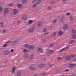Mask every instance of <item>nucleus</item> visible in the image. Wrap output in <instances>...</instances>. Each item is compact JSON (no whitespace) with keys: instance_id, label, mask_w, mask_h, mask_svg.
Listing matches in <instances>:
<instances>
[{"instance_id":"nucleus-1","label":"nucleus","mask_w":76,"mask_h":76,"mask_svg":"<svg viewBox=\"0 0 76 76\" xmlns=\"http://www.w3.org/2000/svg\"><path fill=\"white\" fill-rule=\"evenodd\" d=\"M69 47H70V45H68L67 46L64 48H63L59 52V53H61V52H63V51H66L68 49H69Z\"/></svg>"},{"instance_id":"nucleus-2","label":"nucleus","mask_w":76,"mask_h":76,"mask_svg":"<svg viewBox=\"0 0 76 76\" xmlns=\"http://www.w3.org/2000/svg\"><path fill=\"white\" fill-rule=\"evenodd\" d=\"M42 24H43V23L42 22L40 21L37 23V25L38 27H40L42 26Z\"/></svg>"},{"instance_id":"nucleus-3","label":"nucleus","mask_w":76,"mask_h":76,"mask_svg":"<svg viewBox=\"0 0 76 76\" xmlns=\"http://www.w3.org/2000/svg\"><path fill=\"white\" fill-rule=\"evenodd\" d=\"M34 30H35V28L33 27L32 28H30L28 29V32H33L34 31Z\"/></svg>"},{"instance_id":"nucleus-4","label":"nucleus","mask_w":76,"mask_h":76,"mask_svg":"<svg viewBox=\"0 0 76 76\" xmlns=\"http://www.w3.org/2000/svg\"><path fill=\"white\" fill-rule=\"evenodd\" d=\"M27 19H28L27 16L26 15L23 16L22 18V19L23 20H27Z\"/></svg>"},{"instance_id":"nucleus-5","label":"nucleus","mask_w":76,"mask_h":76,"mask_svg":"<svg viewBox=\"0 0 76 76\" xmlns=\"http://www.w3.org/2000/svg\"><path fill=\"white\" fill-rule=\"evenodd\" d=\"M13 14L14 15H16L18 13V10L16 9H14L13 10Z\"/></svg>"},{"instance_id":"nucleus-6","label":"nucleus","mask_w":76,"mask_h":76,"mask_svg":"<svg viewBox=\"0 0 76 76\" xmlns=\"http://www.w3.org/2000/svg\"><path fill=\"white\" fill-rule=\"evenodd\" d=\"M34 46L31 45L30 46L28 47V50H30V51H31V50H34Z\"/></svg>"},{"instance_id":"nucleus-7","label":"nucleus","mask_w":76,"mask_h":76,"mask_svg":"<svg viewBox=\"0 0 76 76\" xmlns=\"http://www.w3.org/2000/svg\"><path fill=\"white\" fill-rule=\"evenodd\" d=\"M29 69L30 70H36V68L35 67H33L32 66H31L29 67Z\"/></svg>"},{"instance_id":"nucleus-8","label":"nucleus","mask_w":76,"mask_h":76,"mask_svg":"<svg viewBox=\"0 0 76 76\" xmlns=\"http://www.w3.org/2000/svg\"><path fill=\"white\" fill-rule=\"evenodd\" d=\"M4 53L5 55H8L9 54V51L7 50H5L4 52Z\"/></svg>"},{"instance_id":"nucleus-9","label":"nucleus","mask_w":76,"mask_h":76,"mask_svg":"<svg viewBox=\"0 0 76 76\" xmlns=\"http://www.w3.org/2000/svg\"><path fill=\"white\" fill-rule=\"evenodd\" d=\"M69 27V26L67 24H65L64 26V29H67Z\"/></svg>"},{"instance_id":"nucleus-10","label":"nucleus","mask_w":76,"mask_h":76,"mask_svg":"<svg viewBox=\"0 0 76 76\" xmlns=\"http://www.w3.org/2000/svg\"><path fill=\"white\" fill-rule=\"evenodd\" d=\"M37 51L38 52L40 51L41 53H43V50L41 49V48H38L37 49Z\"/></svg>"},{"instance_id":"nucleus-11","label":"nucleus","mask_w":76,"mask_h":76,"mask_svg":"<svg viewBox=\"0 0 76 76\" xmlns=\"http://www.w3.org/2000/svg\"><path fill=\"white\" fill-rule=\"evenodd\" d=\"M16 69V67L14 66H13L12 69V73H15V70Z\"/></svg>"},{"instance_id":"nucleus-12","label":"nucleus","mask_w":76,"mask_h":76,"mask_svg":"<svg viewBox=\"0 0 76 76\" xmlns=\"http://www.w3.org/2000/svg\"><path fill=\"white\" fill-rule=\"evenodd\" d=\"M53 53V50H49L48 52V54H52Z\"/></svg>"},{"instance_id":"nucleus-13","label":"nucleus","mask_w":76,"mask_h":76,"mask_svg":"<svg viewBox=\"0 0 76 76\" xmlns=\"http://www.w3.org/2000/svg\"><path fill=\"white\" fill-rule=\"evenodd\" d=\"M8 10L9 9H8V8H6L5 9L4 11V13L5 14H6V13H7L8 12Z\"/></svg>"},{"instance_id":"nucleus-14","label":"nucleus","mask_w":76,"mask_h":76,"mask_svg":"<svg viewBox=\"0 0 76 76\" xmlns=\"http://www.w3.org/2000/svg\"><path fill=\"white\" fill-rule=\"evenodd\" d=\"M44 66H45V65L44 64H39L38 65V67H40V68H41V67H44Z\"/></svg>"},{"instance_id":"nucleus-15","label":"nucleus","mask_w":76,"mask_h":76,"mask_svg":"<svg viewBox=\"0 0 76 76\" xmlns=\"http://www.w3.org/2000/svg\"><path fill=\"white\" fill-rule=\"evenodd\" d=\"M17 6L18 8H21V7H22V5L21 4H18Z\"/></svg>"},{"instance_id":"nucleus-16","label":"nucleus","mask_w":76,"mask_h":76,"mask_svg":"<svg viewBox=\"0 0 76 76\" xmlns=\"http://www.w3.org/2000/svg\"><path fill=\"white\" fill-rule=\"evenodd\" d=\"M66 59L68 60V61H69L71 59V58L70 56H66Z\"/></svg>"},{"instance_id":"nucleus-17","label":"nucleus","mask_w":76,"mask_h":76,"mask_svg":"<svg viewBox=\"0 0 76 76\" xmlns=\"http://www.w3.org/2000/svg\"><path fill=\"white\" fill-rule=\"evenodd\" d=\"M29 57V55L27 54H25L24 55V58H28Z\"/></svg>"},{"instance_id":"nucleus-18","label":"nucleus","mask_w":76,"mask_h":76,"mask_svg":"<svg viewBox=\"0 0 76 76\" xmlns=\"http://www.w3.org/2000/svg\"><path fill=\"white\" fill-rule=\"evenodd\" d=\"M75 40H72L70 42H69V44H73V43H75Z\"/></svg>"},{"instance_id":"nucleus-19","label":"nucleus","mask_w":76,"mask_h":76,"mask_svg":"<svg viewBox=\"0 0 76 76\" xmlns=\"http://www.w3.org/2000/svg\"><path fill=\"white\" fill-rule=\"evenodd\" d=\"M21 75V72L20 71H18L17 72V76H20Z\"/></svg>"},{"instance_id":"nucleus-20","label":"nucleus","mask_w":76,"mask_h":76,"mask_svg":"<svg viewBox=\"0 0 76 76\" xmlns=\"http://www.w3.org/2000/svg\"><path fill=\"white\" fill-rule=\"evenodd\" d=\"M33 22V21L32 20H30L28 21V23H28V25H30V24H31V23H32Z\"/></svg>"},{"instance_id":"nucleus-21","label":"nucleus","mask_w":76,"mask_h":76,"mask_svg":"<svg viewBox=\"0 0 76 76\" xmlns=\"http://www.w3.org/2000/svg\"><path fill=\"white\" fill-rule=\"evenodd\" d=\"M58 34L60 35H61L63 34V31H58Z\"/></svg>"},{"instance_id":"nucleus-22","label":"nucleus","mask_w":76,"mask_h":76,"mask_svg":"<svg viewBox=\"0 0 76 76\" xmlns=\"http://www.w3.org/2000/svg\"><path fill=\"white\" fill-rule=\"evenodd\" d=\"M1 5H0V12H2L3 10V7H1Z\"/></svg>"},{"instance_id":"nucleus-23","label":"nucleus","mask_w":76,"mask_h":76,"mask_svg":"<svg viewBox=\"0 0 76 76\" xmlns=\"http://www.w3.org/2000/svg\"><path fill=\"white\" fill-rule=\"evenodd\" d=\"M72 32V34H75L76 33V30H74V29H72L71 30Z\"/></svg>"},{"instance_id":"nucleus-24","label":"nucleus","mask_w":76,"mask_h":76,"mask_svg":"<svg viewBox=\"0 0 76 76\" xmlns=\"http://www.w3.org/2000/svg\"><path fill=\"white\" fill-rule=\"evenodd\" d=\"M17 42H18V41L16 40L12 42V44L13 45H15V44H16L17 43Z\"/></svg>"},{"instance_id":"nucleus-25","label":"nucleus","mask_w":76,"mask_h":76,"mask_svg":"<svg viewBox=\"0 0 76 76\" xmlns=\"http://www.w3.org/2000/svg\"><path fill=\"white\" fill-rule=\"evenodd\" d=\"M75 66V64H71L69 65V67H73V66Z\"/></svg>"},{"instance_id":"nucleus-26","label":"nucleus","mask_w":76,"mask_h":76,"mask_svg":"<svg viewBox=\"0 0 76 76\" xmlns=\"http://www.w3.org/2000/svg\"><path fill=\"white\" fill-rule=\"evenodd\" d=\"M24 47L26 48H28L29 47V45L27 44H26L24 45Z\"/></svg>"},{"instance_id":"nucleus-27","label":"nucleus","mask_w":76,"mask_h":76,"mask_svg":"<svg viewBox=\"0 0 76 76\" xmlns=\"http://www.w3.org/2000/svg\"><path fill=\"white\" fill-rule=\"evenodd\" d=\"M23 51L24 53H27V52H28V50L26 49H25L23 50Z\"/></svg>"},{"instance_id":"nucleus-28","label":"nucleus","mask_w":76,"mask_h":76,"mask_svg":"<svg viewBox=\"0 0 76 76\" xmlns=\"http://www.w3.org/2000/svg\"><path fill=\"white\" fill-rule=\"evenodd\" d=\"M34 58V55H32L30 57V60H32V58Z\"/></svg>"},{"instance_id":"nucleus-29","label":"nucleus","mask_w":76,"mask_h":76,"mask_svg":"<svg viewBox=\"0 0 76 76\" xmlns=\"http://www.w3.org/2000/svg\"><path fill=\"white\" fill-rule=\"evenodd\" d=\"M22 3H26V0H22Z\"/></svg>"},{"instance_id":"nucleus-30","label":"nucleus","mask_w":76,"mask_h":76,"mask_svg":"<svg viewBox=\"0 0 76 76\" xmlns=\"http://www.w3.org/2000/svg\"><path fill=\"white\" fill-rule=\"evenodd\" d=\"M41 1V0H38L36 2V4H39Z\"/></svg>"},{"instance_id":"nucleus-31","label":"nucleus","mask_w":76,"mask_h":76,"mask_svg":"<svg viewBox=\"0 0 76 76\" xmlns=\"http://www.w3.org/2000/svg\"><path fill=\"white\" fill-rule=\"evenodd\" d=\"M51 9H52V7H51L50 6L48 7L47 8V9H48V10H51Z\"/></svg>"},{"instance_id":"nucleus-32","label":"nucleus","mask_w":76,"mask_h":76,"mask_svg":"<svg viewBox=\"0 0 76 76\" xmlns=\"http://www.w3.org/2000/svg\"><path fill=\"white\" fill-rule=\"evenodd\" d=\"M69 19L70 20H72L73 19V17H72V16H70L69 18Z\"/></svg>"},{"instance_id":"nucleus-33","label":"nucleus","mask_w":76,"mask_h":76,"mask_svg":"<svg viewBox=\"0 0 76 76\" xmlns=\"http://www.w3.org/2000/svg\"><path fill=\"white\" fill-rule=\"evenodd\" d=\"M72 38L73 39H76V36L75 35H72Z\"/></svg>"},{"instance_id":"nucleus-34","label":"nucleus","mask_w":76,"mask_h":76,"mask_svg":"<svg viewBox=\"0 0 76 76\" xmlns=\"http://www.w3.org/2000/svg\"><path fill=\"white\" fill-rule=\"evenodd\" d=\"M10 42H11V41L9 40L5 42V43H7V44H9Z\"/></svg>"},{"instance_id":"nucleus-35","label":"nucleus","mask_w":76,"mask_h":76,"mask_svg":"<svg viewBox=\"0 0 76 76\" xmlns=\"http://www.w3.org/2000/svg\"><path fill=\"white\" fill-rule=\"evenodd\" d=\"M7 46V44H5L3 45V47H6Z\"/></svg>"},{"instance_id":"nucleus-36","label":"nucleus","mask_w":76,"mask_h":76,"mask_svg":"<svg viewBox=\"0 0 76 76\" xmlns=\"http://www.w3.org/2000/svg\"><path fill=\"white\" fill-rule=\"evenodd\" d=\"M46 31H47V29L45 28H44L43 30V31L44 32H46Z\"/></svg>"},{"instance_id":"nucleus-37","label":"nucleus","mask_w":76,"mask_h":76,"mask_svg":"<svg viewBox=\"0 0 76 76\" xmlns=\"http://www.w3.org/2000/svg\"><path fill=\"white\" fill-rule=\"evenodd\" d=\"M56 32H54L53 33V37H54L55 36H56Z\"/></svg>"},{"instance_id":"nucleus-38","label":"nucleus","mask_w":76,"mask_h":76,"mask_svg":"<svg viewBox=\"0 0 76 76\" xmlns=\"http://www.w3.org/2000/svg\"><path fill=\"white\" fill-rule=\"evenodd\" d=\"M57 19L54 20V21L53 22V23H56V22L57 21Z\"/></svg>"},{"instance_id":"nucleus-39","label":"nucleus","mask_w":76,"mask_h":76,"mask_svg":"<svg viewBox=\"0 0 76 76\" xmlns=\"http://www.w3.org/2000/svg\"><path fill=\"white\" fill-rule=\"evenodd\" d=\"M61 57H58V58H57V60L58 61H59V60H61Z\"/></svg>"},{"instance_id":"nucleus-40","label":"nucleus","mask_w":76,"mask_h":76,"mask_svg":"<svg viewBox=\"0 0 76 76\" xmlns=\"http://www.w3.org/2000/svg\"><path fill=\"white\" fill-rule=\"evenodd\" d=\"M13 5V4H12V3H10V4L8 5L9 6H12Z\"/></svg>"},{"instance_id":"nucleus-41","label":"nucleus","mask_w":76,"mask_h":76,"mask_svg":"<svg viewBox=\"0 0 76 76\" xmlns=\"http://www.w3.org/2000/svg\"><path fill=\"white\" fill-rule=\"evenodd\" d=\"M71 57L72 58H73V57H75V55H73V54L71 55Z\"/></svg>"},{"instance_id":"nucleus-42","label":"nucleus","mask_w":76,"mask_h":76,"mask_svg":"<svg viewBox=\"0 0 76 76\" xmlns=\"http://www.w3.org/2000/svg\"><path fill=\"white\" fill-rule=\"evenodd\" d=\"M3 23H1V27H4V25H3Z\"/></svg>"},{"instance_id":"nucleus-43","label":"nucleus","mask_w":76,"mask_h":76,"mask_svg":"<svg viewBox=\"0 0 76 76\" xmlns=\"http://www.w3.org/2000/svg\"><path fill=\"white\" fill-rule=\"evenodd\" d=\"M36 6H37V5L36 4H35L32 6V7H35Z\"/></svg>"},{"instance_id":"nucleus-44","label":"nucleus","mask_w":76,"mask_h":76,"mask_svg":"<svg viewBox=\"0 0 76 76\" xmlns=\"http://www.w3.org/2000/svg\"><path fill=\"white\" fill-rule=\"evenodd\" d=\"M70 14H71V13H67L66 14V15H67V16H69V15H70Z\"/></svg>"},{"instance_id":"nucleus-45","label":"nucleus","mask_w":76,"mask_h":76,"mask_svg":"<svg viewBox=\"0 0 76 76\" xmlns=\"http://www.w3.org/2000/svg\"><path fill=\"white\" fill-rule=\"evenodd\" d=\"M53 46V44H50V47H52Z\"/></svg>"},{"instance_id":"nucleus-46","label":"nucleus","mask_w":76,"mask_h":76,"mask_svg":"<svg viewBox=\"0 0 76 76\" xmlns=\"http://www.w3.org/2000/svg\"><path fill=\"white\" fill-rule=\"evenodd\" d=\"M45 75V73H44L43 74H42L41 76H44Z\"/></svg>"},{"instance_id":"nucleus-47","label":"nucleus","mask_w":76,"mask_h":76,"mask_svg":"<svg viewBox=\"0 0 76 76\" xmlns=\"http://www.w3.org/2000/svg\"><path fill=\"white\" fill-rule=\"evenodd\" d=\"M63 22V20H61V19H60L59 20V22Z\"/></svg>"},{"instance_id":"nucleus-48","label":"nucleus","mask_w":76,"mask_h":76,"mask_svg":"<svg viewBox=\"0 0 76 76\" xmlns=\"http://www.w3.org/2000/svg\"><path fill=\"white\" fill-rule=\"evenodd\" d=\"M13 51V49H11L10 50V52L12 53Z\"/></svg>"},{"instance_id":"nucleus-49","label":"nucleus","mask_w":76,"mask_h":76,"mask_svg":"<svg viewBox=\"0 0 76 76\" xmlns=\"http://www.w3.org/2000/svg\"><path fill=\"white\" fill-rule=\"evenodd\" d=\"M66 1V0H62V2L63 3H64L65 1Z\"/></svg>"},{"instance_id":"nucleus-50","label":"nucleus","mask_w":76,"mask_h":76,"mask_svg":"<svg viewBox=\"0 0 76 76\" xmlns=\"http://www.w3.org/2000/svg\"><path fill=\"white\" fill-rule=\"evenodd\" d=\"M69 69H67L65 70V72H67V71H69Z\"/></svg>"},{"instance_id":"nucleus-51","label":"nucleus","mask_w":76,"mask_h":76,"mask_svg":"<svg viewBox=\"0 0 76 76\" xmlns=\"http://www.w3.org/2000/svg\"><path fill=\"white\" fill-rule=\"evenodd\" d=\"M48 34V33H46L45 34V35H47Z\"/></svg>"},{"instance_id":"nucleus-52","label":"nucleus","mask_w":76,"mask_h":76,"mask_svg":"<svg viewBox=\"0 0 76 76\" xmlns=\"http://www.w3.org/2000/svg\"><path fill=\"white\" fill-rule=\"evenodd\" d=\"M17 22H18V23H19V22H20L19 21V20H18L17 21Z\"/></svg>"},{"instance_id":"nucleus-53","label":"nucleus","mask_w":76,"mask_h":76,"mask_svg":"<svg viewBox=\"0 0 76 76\" xmlns=\"http://www.w3.org/2000/svg\"><path fill=\"white\" fill-rule=\"evenodd\" d=\"M5 30H4L3 31V32H5Z\"/></svg>"},{"instance_id":"nucleus-54","label":"nucleus","mask_w":76,"mask_h":76,"mask_svg":"<svg viewBox=\"0 0 76 76\" xmlns=\"http://www.w3.org/2000/svg\"><path fill=\"white\" fill-rule=\"evenodd\" d=\"M71 76H75V75H71Z\"/></svg>"},{"instance_id":"nucleus-55","label":"nucleus","mask_w":76,"mask_h":76,"mask_svg":"<svg viewBox=\"0 0 76 76\" xmlns=\"http://www.w3.org/2000/svg\"><path fill=\"white\" fill-rule=\"evenodd\" d=\"M75 61H76V58L74 59Z\"/></svg>"},{"instance_id":"nucleus-56","label":"nucleus","mask_w":76,"mask_h":76,"mask_svg":"<svg viewBox=\"0 0 76 76\" xmlns=\"http://www.w3.org/2000/svg\"><path fill=\"white\" fill-rule=\"evenodd\" d=\"M33 1L34 2H35V0H33Z\"/></svg>"},{"instance_id":"nucleus-57","label":"nucleus","mask_w":76,"mask_h":76,"mask_svg":"<svg viewBox=\"0 0 76 76\" xmlns=\"http://www.w3.org/2000/svg\"><path fill=\"white\" fill-rule=\"evenodd\" d=\"M63 18H64V17H62V19H63Z\"/></svg>"},{"instance_id":"nucleus-58","label":"nucleus","mask_w":76,"mask_h":76,"mask_svg":"<svg viewBox=\"0 0 76 76\" xmlns=\"http://www.w3.org/2000/svg\"><path fill=\"white\" fill-rule=\"evenodd\" d=\"M0 31H1V30H0Z\"/></svg>"}]
</instances>
